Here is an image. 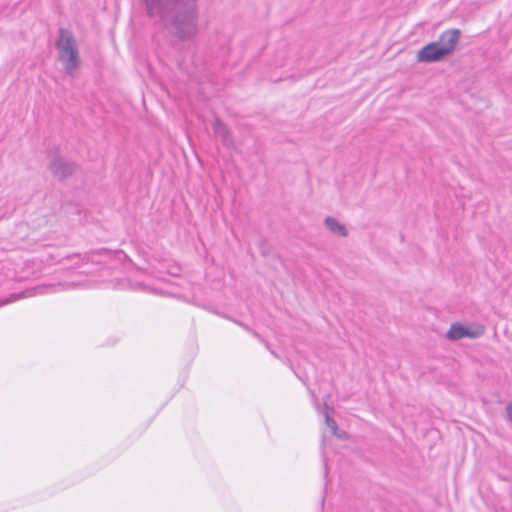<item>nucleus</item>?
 Instances as JSON below:
<instances>
[{"mask_svg": "<svg viewBox=\"0 0 512 512\" xmlns=\"http://www.w3.org/2000/svg\"><path fill=\"white\" fill-rule=\"evenodd\" d=\"M507 418L510 422H512V401L509 402L506 406Z\"/></svg>", "mask_w": 512, "mask_h": 512, "instance_id": "nucleus-11", "label": "nucleus"}, {"mask_svg": "<svg viewBox=\"0 0 512 512\" xmlns=\"http://www.w3.org/2000/svg\"><path fill=\"white\" fill-rule=\"evenodd\" d=\"M320 412L324 415L325 423L331 429L333 435L337 436L338 438H344L345 432H338L337 423L332 417V413L334 412L333 408L324 403Z\"/></svg>", "mask_w": 512, "mask_h": 512, "instance_id": "nucleus-8", "label": "nucleus"}, {"mask_svg": "<svg viewBox=\"0 0 512 512\" xmlns=\"http://www.w3.org/2000/svg\"><path fill=\"white\" fill-rule=\"evenodd\" d=\"M324 474H325V477H327V475H328V467H327V463L326 462L324 463Z\"/></svg>", "mask_w": 512, "mask_h": 512, "instance_id": "nucleus-13", "label": "nucleus"}, {"mask_svg": "<svg viewBox=\"0 0 512 512\" xmlns=\"http://www.w3.org/2000/svg\"><path fill=\"white\" fill-rule=\"evenodd\" d=\"M238 324H239L241 327H243L244 329H246L247 331H250V332H251L255 337H257V338H259V339H260V335H259L256 331H254V330L250 329L247 325H245V324H243V323H240V322H239Z\"/></svg>", "mask_w": 512, "mask_h": 512, "instance_id": "nucleus-12", "label": "nucleus"}, {"mask_svg": "<svg viewBox=\"0 0 512 512\" xmlns=\"http://www.w3.org/2000/svg\"><path fill=\"white\" fill-rule=\"evenodd\" d=\"M460 35L459 29H448L442 32L438 41L428 43L417 52V61L419 63L443 61L455 52Z\"/></svg>", "mask_w": 512, "mask_h": 512, "instance_id": "nucleus-2", "label": "nucleus"}, {"mask_svg": "<svg viewBox=\"0 0 512 512\" xmlns=\"http://www.w3.org/2000/svg\"><path fill=\"white\" fill-rule=\"evenodd\" d=\"M212 129L216 137L220 139L222 144L227 148L234 147V139L229 128L219 118L212 123Z\"/></svg>", "mask_w": 512, "mask_h": 512, "instance_id": "nucleus-7", "label": "nucleus"}, {"mask_svg": "<svg viewBox=\"0 0 512 512\" xmlns=\"http://www.w3.org/2000/svg\"><path fill=\"white\" fill-rule=\"evenodd\" d=\"M48 157L50 158L49 169L54 177L64 180L76 171V164L62 157L59 153V148L54 147L50 149Z\"/></svg>", "mask_w": 512, "mask_h": 512, "instance_id": "nucleus-4", "label": "nucleus"}, {"mask_svg": "<svg viewBox=\"0 0 512 512\" xmlns=\"http://www.w3.org/2000/svg\"><path fill=\"white\" fill-rule=\"evenodd\" d=\"M109 251L107 249H99V250H93L86 252L84 254H74L71 256H68L67 259L74 261V266H79L83 263H96L100 264L103 262V257L107 256Z\"/></svg>", "mask_w": 512, "mask_h": 512, "instance_id": "nucleus-6", "label": "nucleus"}, {"mask_svg": "<svg viewBox=\"0 0 512 512\" xmlns=\"http://www.w3.org/2000/svg\"><path fill=\"white\" fill-rule=\"evenodd\" d=\"M324 225L333 234L341 237H346L348 235L346 226L338 222L337 219L332 216H327L324 219Z\"/></svg>", "mask_w": 512, "mask_h": 512, "instance_id": "nucleus-9", "label": "nucleus"}, {"mask_svg": "<svg viewBox=\"0 0 512 512\" xmlns=\"http://www.w3.org/2000/svg\"><path fill=\"white\" fill-rule=\"evenodd\" d=\"M55 47L65 72L72 75L80 65L79 51L73 33L69 29L59 28Z\"/></svg>", "mask_w": 512, "mask_h": 512, "instance_id": "nucleus-3", "label": "nucleus"}, {"mask_svg": "<svg viewBox=\"0 0 512 512\" xmlns=\"http://www.w3.org/2000/svg\"><path fill=\"white\" fill-rule=\"evenodd\" d=\"M485 333V327L481 324L463 325L455 322L450 326L446 333V338L451 341H457L463 338L476 339Z\"/></svg>", "mask_w": 512, "mask_h": 512, "instance_id": "nucleus-5", "label": "nucleus"}, {"mask_svg": "<svg viewBox=\"0 0 512 512\" xmlns=\"http://www.w3.org/2000/svg\"><path fill=\"white\" fill-rule=\"evenodd\" d=\"M53 288H54V286H37V287L31 288V289H28L22 293H19V294H12L10 296V299H8L5 303L11 302V301H16L18 299L25 298V297H32V296H35L38 294H44L46 292V290L53 289Z\"/></svg>", "mask_w": 512, "mask_h": 512, "instance_id": "nucleus-10", "label": "nucleus"}, {"mask_svg": "<svg viewBox=\"0 0 512 512\" xmlns=\"http://www.w3.org/2000/svg\"><path fill=\"white\" fill-rule=\"evenodd\" d=\"M145 14L156 19L179 40L192 39L198 32V0H142Z\"/></svg>", "mask_w": 512, "mask_h": 512, "instance_id": "nucleus-1", "label": "nucleus"}, {"mask_svg": "<svg viewBox=\"0 0 512 512\" xmlns=\"http://www.w3.org/2000/svg\"><path fill=\"white\" fill-rule=\"evenodd\" d=\"M262 341L265 343L266 347L269 349V343L264 340H262Z\"/></svg>", "mask_w": 512, "mask_h": 512, "instance_id": "nucleus-14", "label": "nucleus"}]
</instances>
